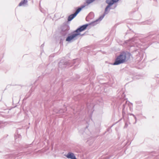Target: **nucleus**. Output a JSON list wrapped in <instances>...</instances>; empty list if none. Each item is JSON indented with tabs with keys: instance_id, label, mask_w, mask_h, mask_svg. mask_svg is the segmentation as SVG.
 <instances>
[{
	"instance_id": "nucleus-22",
	"label": "nucleus",
	"mask_w": 159,
	"mask_h": 159,
	"mask_svg": "<svg viewBox=\"0 0 159 159\" xmlns=\"http://www.w3.org/2000/svg\"><path fill=\"white\" fill-rule=\"evenodd\" d=\"M127 126V124H126V123H125V126H126H126Z\"/></svg>"
},
{
	"instance_id": "nucleus-21",
	"label": "nucleus",
	"mask_w": 159,
	"mask_h": 159,
	"mask_svg": "<svg viewBox=\"0 0 159 159\" xmlns=\"http://www.w3.org/2000/svg\"><path fill=\"white\" fill-rule=\"evenodd\" d=\"M44 46V43H43L41 45V48H43Z\"/></svg>"
},
{
	"instance_id": "nucleus-20",
	"label": "nucleus",
	"mask_w": 159,
	"mask_h": 159,
	"mask_svg": "<svg viewBox=\"0 0 159 159\" xmlns=\"http://www.w3.org/2000/svg\"><path fill=\"white\" fill-rule=\"evenodd\" d=\"M21 137V135L18 134H15V138L16 139L17 138V137L18 138H20Z\"/></svg>"
},
{
	"instance_id": "nucleus-9",
	"label": "nucleus",
	"mask_w": 159,
	"mask_h": 159,
	"mask_svg": "<svg viewBox=\"0 0 159 159\" xmlns=\"http://www.w3.org/2000/svg\"><path fill=\"white\" fill-rule=\"evenodd\" d=\"M95 1H96L97 3H99L101 2L102 0H86V2L84 3V5L81 6L80 7L84 6L83 7L84 8L85 6L88 5Z\"/></svg>"
},
{
	"instance_id": "nucleus-29",
	"label": "nucleus",
	"mask_w": 159,
	"mask_h": 159,
	"mask_svg": "<svg viewBox=\"0 0 159 159\" xmlns=\"http://www.w3.org/2000/svg\"><path fill=\"white\" fill-rule=\"evenodd\" d=\"M79 132H80H80H81L80 131H79Z\"/></svg>"
},
{
	"instance_id": "nucleus-3",
	"label": "nucleus",
	"mask_w": 159,
	"mask_h": 159,
	"mask_svg": "<svg viewBox=\"0 0 159 159\" xmlns=\"http://www.w3.org/2000/svg\"><path fill=\"white\" fill-rule=\"evenodd\" d=\"M61 29V34L62 35V38H60L61 41L64 40L65 37L69 35V31L70 28L68 25L65 24L62 26Z\"/></svg>"
},
{
	"instance_id": "nucleus-4",
	"label": "nucleus",
	"mask_w": 159,
	"mask_h": 159,
	"mask_svg": "<svg viewBox=\"0 0 159 159\" xmlns=\"http://www.w3.org/2000/svg\"><path fill=\"white\" fill-rule=\"evenodd\" d=\"M155 35L153 34H150L148 36L144 38L140 39H138V42H135V45L138 48L140 47L141 46L143 45V43L147 42L148 40L149 41L151 39L155 38Z\"/></svg>"
},
{
	"instance_id": "nucleus-15",
	"label": "nucleus",
	"mask_w": 159,
	"mask_h": 159,
	"mask_svg": "<svg viewBox=\"0 0 159 159\" xmlns=\"http://www.w3.org/2000/svg\"><path fill=\"white\" fill-rule=\"evenodd\" d=\"M27 0H23L19 4V6H21L24 5V4H27Z\"/></svg>"
},
{
	"instance_id": "nucleus-25",
	"label": "nucleus",
	"mask_w": 159,
	"mask_h": 159,
	"mask_svg": "<svg viewBox=\"0 0 159 159\" xmlns=\"http://www.w3.org/2000/svg\"><path fill=\"white\" fill-rule=\"evenodd\" d=\"M86 21H88L87 18H86Z\"/></svg>"
},
{
	"instance_id": "nucleus-6",
	"label": "nucleus",
	"mask_w": 159,
	"mask_h": 159,
	"mask_svg": "<svg viewBox=\"0 0 159 159\" xmlns=\"http://www.w3.org/2000/svg\"><path fill=\"white\" fill-rule=\"evenodd\" d=\"M84 6L82 7H78L76 10L75 12L73 14H71L70 15L68 18V21H70L72 20L81 11Z\"/></svg>"
},
{
	"instance_id": "nucleus-23",
	"label": "nucleus",
	"mask_w": 159,
	"mask_h": 159,
	"mask_svg": "<svg viewBox=\"0 0 159 159\" xmlns=\"http://www.w3.org/2000/svg\"><path fill=\"white\" fill-rule=\"evenodd\" d=\"M8 156H9V157H11V156H12V155H11L9 154V155H8Z\"/></svg>"
},
{
	"instance_id": "nucleus-5",
	"label": "nucleus",
	"mask_w": 159,
	"mask_h": 159,
	"mask_svg": "<svg viewBox=\"0 0 159 159\" xmlns=\"http://www.w3.org/2000/svg\"><path fill=\"white\" fill-rule=\"evenodd\" d=\"M80 35V34H78L75 32V31L72 33V34L68 35L66 39V41L69 42H71V40H75L77 39L76 37L78 35Z\"/></svg>"
},
{
	"instance_id": "nucleus-17",
	"label": "nucleus",
	"mask_w": 159,
	"mask_h": 159,
	"mask_svg": "<svg viewBox=\"0 0 159 159\" xmlns=\"http://www.w3.org/2000/svg\"><path fill=\"white\" fill-rule=\"evenodd\" d=\"M76 62H77V64H79L80 63V60L77 59H74L72 61L73 64H75Z\"/></svg>"
},
{
	"instance_id": "nucleus-26",
	"label": "nucleus",
	"mask_w": 159,
	"mask_h": 159,
	"mask_svg": "<svg viewBox=\"0 0 159 159\" xmlns=\"http://www.w3.org/2000/svg\"><path fill=\"white\" fill-rule=\"evenodd\" d=\"M84 35V34H81V36H83V35Z\"/></svg>"
},
{
	"instance_id": "nucleus-14",
	"label": "nucleus",
	"mask_w": 159,
	"mask_h": 159,
	"mask_svg": "<svg viewBox=\"0 0 159 159\" xmlns=\"http://www.w3.org/2000/svg\"><path fill=\"white\" fill-rule=\"evenodd\" d=\"M127 102L126 101L125 103V104H124L123 105V109H122V115L123 116H124V115L125 114V109L127 108L128 106V104H127Z\"/></svg>"
},
{
	"instance_id": "nucleus-19",
	"label": "nucleus",
	"mask_w": 159,
	"mask_h": 159,
	"mask_svg": "<svg viewBox=\"0 0 159 159\" xmlns=\"http://www.w3.org/2000/svg\"><path fill=\"white\" fill-rule=\"evenodd\" d=\"M128 115H129L130 116H133V117L134 119L135 120V122L133 123L134 124H136V122H137V118H136V117H135V116L132 113H129Z\"/></svg>"
},
{
	"instance_id": "nucleus-12",
	"label": "nucleus",
	"mask_w": 159,
	"mask_h": 159,
	"mask_svg": "<svg viewBox=\"0 0 159 159\" xmlns=\"http://www.w3.org/2000/svg\"><path fill=\"white\" fill-rule=\"evenodd\" d=\"M66 157L69 159H77L74 154L72 152H69L66 156Z\"/></svg>"
},
{
	"instance_id": "nucleus-28",
	"label": "nucleus",
	"mask_w": 159,
	"mask_h": 159,
	"mask_svg": "<svg viewBox=\"0 0 159 159\" xmlns=\"http://www.w3.org/2000/svg\"><path fill=\"white\" fill-rule=\"evenodd\" d=\"M137 50V49H136V50H135V51H136Z\"/></svg>"
},
{
	"instance_id": "nucleus-31",
	"label": "nucleus",
	"mask_w": 159,
	"mask_h": 159,
	"mask_svg": "<svg viewBox=\"0 0 159 159\" xmlns=\"http://www.w3.org/2000/svg\"><path fill=\"white\" fill-rule=\"evenodd\" d=\"M17 155V154H15V155Z\"/></svg>"
},
{
	"instance_id": "nucleus-13",
	"label": "nucleus",
	"mask_w": 159,
	"mask_h": 159,
	"mask_svg": "<svg viewBox=\"0 0 159 159\" xmlns=\"http://www.w3.org/2000/svg\"><path fill=\"white\" fill-rule=\"evenodd\" d=\"M87 108L89 110H90L91 111H92L93 112L94 110H93V108L94 107V105L93 103H91L89 104V103H88L87 104Z\"/></svg>"
},
{
	"instance_id": "nucleus-30",
	"label": "nucleus",
	"mask_w": 159,
	"mask_h": 159,
	"mask_svg": "<svg viewBox=\"0 0 159 159\" xmlns=\"http://www.w3.org/2000/svg\"><path fill=\"white\" fill-rule=\"evenodd\" d=\"M139 103H141V102H139Z\"/></svg>"
},
{
	"instance_id": "nucleus-16",
	"label": "nucleus",
	"mask_w": 159,
	"mask_h": 159,
	"mask_svg": "<svg viewBox=\"0 0 159 159\" xmlns=\"http://www.w3.org/2000/svg\"><path fill=\"white\" fill-rule=\"evenodd\" d=\"M152 20H148L146 21L145 22H143V24L144 25H146V24L150 25V24H152Z\"/></svg>"
},
{
	"instance_id": "nucleus-24",
	"label": "nucleus",
	"mask_w": 159,
	"mask_h": 159,
	"mask_svg": "<svg viewBox=\"0 0 159 159\" xmlns=\"http://www.w3.org/2000/svg\"><path fill=\"white\" fill-rule=\"evenodd\" d=\"M83 135H85V133L84 132L83 133Z\"/></svg>"
},
{
	"instance_id": "nucleus-1",
	"label": "nucleus",
	"mask_w": 159,
	"mask_h": 159,
	"mask_svg": "<svg viewBox=\"0 0 159 159\" xmlns=\"http://www.w3.org/2000/svg\"><path fill=\"white\" fill-rule=\"evenodd\" d=\"M130 53L128 51H123L120 52L115 60L113 63L111 64L113 65H117L127 61L130 58Z\"/></svg>"
},
{
	"instance_id": "nucleus-18",
	"label": "nucleus",
	"mask_w": 159,
	"mask_h": 159,
	"mask_svg": "<svg viewBox=\"0 0 159 159\" xmlns=\"http://www.w3.org/2000/svg\"><path fill=\"white\" fill-rule=\"evenodd\" d=\"M94 139L93 138H91L90 139H88L87 142L89 144V145H91L94 141Z\"/></svg>"
},
{
	"instance_id": "nucleus-8",
	"label": "nucleus",
	"mask_w": 159,
	"mask_h": 159,
	"mask_svg": "<svg viewBox=\"0 0 159 159\" xmlns=\"http://www.w3.org/2000/svg\"><path fill=\"white\" fill-rule=\"evenodd\" d=\"M70 62L61 61L59 63L58 66L59 68L61 69H64L66 67V66H71Z\"/></svg>"
},
{
	"instance_id": "nucleus-2",
	"label": "nucleus",
	"mask_w": 159,
	"mask_h": 159,
	"mask_svg": "<svg viewBox=\"0 0 159 159\" xmlns=\"http://www.w3.org/2000/svg\"><path fill=\"white\" fill-rule=\"evenodd\" d=\"M107 5L106 7L104 12L102 15L100 16L99 18L95 21H93L90 23V24L91 25L93 26L96 25L97 24L99 23L104 17L105 16L108 14L110 12L111 9H115L117 7V4H115L114 6L112 7L111 6L109 3H106Z\"/></svg>"
},
{
	"instance_id": "nucleus-27",
	"label": "nucleus",
	"mask_w": 159,
	"mask_h": 159,
	"mask_svg": "<svg viewBox=\"0 0 159 159\" xmlns=\"http://www.w3.org/2000/svg\"><path fill=\"white\" fill-rule=\"evenodd\" d=\"M110 157H108L107 158V159H109V158H110Z\"/></svg>"
},
{
	"instance_id": "nucleus-10",
	"label": "nucleus",
	"mask_w": 159,
	"mask_h": 159,
	"mask_svg": "<svg viewBox=\"0 0 159 159\" xmlns=\"http://www.w3.org/2000/svg\"><path fill=\"white\" fill-rule=\"evenodd\" d=\"M126 42H131L129 43H131V45L130 46V47H137L136 45H135V43H134L135 42H138V38H133L130 39L129 41H126ZM137 47H138L137 46Z\"/></svg>"
},
{
	"instance_id": "nucleus-11",
	"label": "nucleus",
	"mask_w": 159,
	"mask_h": 159,
	"mask_svg": "<svg viewBox=\"0 0 159 159\" xmlns=\"http://www.w3.org/2000/svg\"><path fill=\"white\" fill-rule=\"evenodd\" d=\"M119 0H106L105 2L106 3H109L111 6L113 5L116 4V3L118 2ZM116 4L117 5V4Z\"/></svg>"
},
{
	"instance_id": "nucleus-7",
	"label": "nucleus",
	"mask_w": 159,
	"mask_h": 159,
	"mask_svg": "<svg viewBox=\"0 0 159 159\" xmlns=\"http://www.w3.org/2000/svg\"><path fill=\"white\" fill-rule=\"evenodd\" d=\"M89 25H91L90 24V23L81 26L78 28L76 30H75V32L78 34H80V32L86 30L87 27Z\"/></svg>"
}]
</instances>
